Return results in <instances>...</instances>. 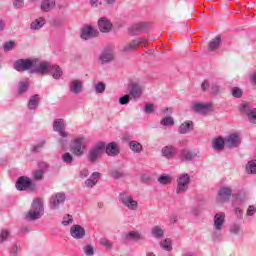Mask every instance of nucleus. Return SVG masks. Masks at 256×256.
Instances as JSON below:
<instances>
[{
	"label": "nucleus",
	"instance_id": "nucleus-46",
	"mask_svg": "<svg viewBox=\"0 0 256 256\" xmlns=\"http://www.w3.org/2000/svg\"><path fill=\"white\" fill-rule=\"evenodd\" d=\"M231 93L235 99H241V97H243V89L239 87H233Z\"/></svg>",
	"mask_w": 256,
	"mask_h": 256
},
{
	"label": "nucleus",
	"instance_id": "nucleus-62",
	"mask_svg": "<svg viewBox=\"0 0 256 256\" xmlns=\"http://www.w3.org/2000/svg\"><path fill=\"white\" fill-rule=\"evenodd\" d=\"M142 182L143 183H149V181H151V175L149 174H143L141 176Z\"/></svg>",
	"mask_w": 256,
	"mask_h": 256
},
{
	"label": "nucleus",
	"instance_id": "nucleus-7",
	"mask_svg": "<svg viewBox=\"0 0 256 256\" xmlns=\"http://www.w3.org/2000/svg\"><path fill=\"white\" fill-rule=\"evenodd\" d=\"M119 199L122 205L126 207V209H129V211H137V209H139V201L133 198L132 195L120 193Z\"/></svg>",
	"mask_w": 256,
	"mask_h": 256
},
{
	"label": "nucleus",
	"instance_id": "nucleus-3",
	"mask_svg": "<svg viewBox=\"0 0 256 256\" xmlns=\"http://www.w3.org/2000/svg\"><path fill=\"white\" fill-rule=\"evenodd\" d=\"M225 225V213H217L213 218L212 239H221L223 237V227Z\"/></svg>",
	"mask_w": 256,
	"mask_h": 256
},
{
	"label": "nucleus",
	"instance_id": "nucleus-11",
	"mask_svg": "<svg viewBox=\"0 0 256 256\" xmlns=\"http://www.w3.org/2000/svg\"><path fill=\"white\" fill-rule=\"evenodd\" d=\"M16 189L18 191H27V189L35 191V184L28 177L22 176L16 182Z\"/></svg>",
	"mask_w": 256,
	"mask_h": 256
},
{
	"label": "nucleus",
	"instance_id": "nucleus-16",
	"mask_svg": "<svg viewBox=\"0 0 256 256\" xmlns=\"http://www.w3.org/2000/svg\"><path fill=\"white\" fill-rule=\"evenodd\" d=\"M47 73H50V75H52L53 79H56V81H59V79L63 77V69H61L59 65L51 66V64L48 63V68L46 70L45 75H47Z\"/></svg>",
	"mask_w": 256,
	"mask_h": 256
},
{
	"label": "nucleus",
	"instance_id": "nucleus-30",
	"mask_svg": "<svg viewBox=\"0 0 256 256\" xmlns=\"http://www.w3.org/2000/svg\"><path fill=\"white\" fill-rule=\"evenodd\" d=\"M55 0H43L41 3V10L45 13H49V11H53L55 9Z\"/></svg>",
	"mask_w": 256,
	"mask_h": 256
},
{
	"label": "nucleus",
	"instance_id": "nucleus-32",
	"mask_svg": "<svg viewBox=\"0 0 256 256\" xmlns=\"http://www.w3.org/2000/svg\"><path fill=\"white\" fill-rule=\"evenodd\" d=\"M221 47V37L218 35L208 43V51H217Z\"/></svg>",
	"mask_w": 256,
	"mask_h": 256
},
{
	"label": "nucleus",
	"instance_id": "nucleus-17",
	"mask_svg": "<svg viewBox=\"0 0 256 256\" xmlns=\"http://www.w3.org/2000/svg\"><path fill=\"white\" fill-rule=\"evenodd\" d=\"M70 235L73 239H83L85 237V228L79 224H75L70 228Z\"/></svg>",
	"mask_w": 256,
	"mask_h": 256
},
{
	"label": "nucleus",
	"instance_id": "nucleus-59",
	"mask_svg": "<svg viewBox=\"0 0 256 256\" xmlns=\"http://www.w3.org/2000/svg\"><path fill=\"white\" fill-rule=\"evenodd\" d=\"M130 95H124L119 99L120 105H127L129 103Z\"/></svg>",
	"mask_w": 256,
	"mask_h": 256
},
{
	"label": "nucleus",
	"instance_id": "nucleus-5",
	"mask_svg": "<svg viewBox=\"0 0 256 256\" xmlns=\"http://www.w3.org/2000/svg\"><path fill=\"white\" fill-rule=\"evenodd\" d=\"M176 183V194L183 195V193H187V191H189V185L191 184V176L188 173H182L177 177Z\"/></svg>",
	"mask_w": 256,
	"mask_h": 256
},
{
	"label": "nucleus",
	"instance_id": "nucleus-9",
	"mask_svg": "<svg viewBox=\"0 0 256 256\" xmlns=\"http://www.w3.org/2000/svg\"><path fill=\"white\" fill-rule=\"evenodd\" d=\"M103 151H105V144L103 142L96 144L88 154L87 159L89 163H95L99 159V156L103 155Z\"/></svg>",
	"mask_w": 256,
	"mask_h": 256
},
{
	"label": "nucleus",
	"instance_id": "nucleus-58",
	"mask_svg": "<svg viewBox=\"0 0 256 256\" xmlns=\"http://www.w3.org/2000/svg\"><path fill=\"white\" fill-rule=\"evenodd\" d=\"M23 5H25L24 0H14L13 1V7H15V9H21V7H23Z\"/></svg>",
	"mask_w": 256,
	"mask_h": 256
},
{
	"label": "nucleus",
	"instance_id": "nucleus-52",
	"mask_svg": "<svg viewBox=\"0 0 256 256\" xmlns=\"http://www.w3.org/2000/svg\"><path fill=\"white\" fill-rule=\"evenodd\" d=\"M100 245H102V247H106V249L113 248V243H111V241H109L107 238H101Z\"/></svg>",
	"mask_w": 256,
	"mask_h": 256
},
{
	"label": "nucleus",
	"instance_id": "nucleus-50",
	"mask_svg": "<svg viewBox=\"0 0 256 256\" xmlns=\"http://www.w3.org/2000/svg\"><path fill=\"white\" fill-rule=\"evenodd\" d=\"M62 225L64 227H67L68 225H73V216L70 214H67L63 220H62Z\"/></svg>",
	"mask_w": 256,
	"mask_h": 256
},
{
	"label": "nucleus",
	"instance_id": "nucleus-1",
	"mask_svg": "<svg viewBox=\"0 0 256 256\" xmlns=\"http://www.w3.org/2000/svg\"><path fill=\"white\" fill-rule=\"evenodd\" d=\"M48 67L49 62L37 58L18 59L13 64V69L18 73L30 71V73H36L37 75H45Z\"/></svg>",
	"mask_w": 256,
	"mask_h": 256
},
{
	"label": "nucleus",
	"instance_id": "nucleus-40",
	"mask_svg": "<svg viewBox=\"0 0 256 256\" xmlns=\"http://www.w3.org/2000/svg\"><path fill=\"white\" fill-rule=\"evenodd\" d=\"M229 231L231 235H243V229L241 228V224H232Z\"/></svg>",
	"mask_w": 256,
	"mask_h": 256
},
{
	"label": "nucleus",
	"instance_id": "nucleus-39",
	"mask_svg": "<svg viewBox=\"0 0 256 256\" xmlns=\"http://www.w3.org/2000/svg\"><path fill=\"white\" fill-rule=\"evenodd\" d=\"M129 147L131 149V151H133L134 153H141V151H143V145H141V143L133 140L129 143Z\"/></svg>",
	"mask_w": 256,
	"mask_h": 256
},
{
	"label": "nucleus",
	"instance_id": "nucleus-61",
	"mask_svg": "<svg viewBox=\"0 0 256 256\" xmlns=\"http://www.w3.org/2000/svg\"><path fill=\"white\" fill-rule=\"evenodd\" d=\"M256 213V208L255 206H249L246 212V215H248L249 217H252V215H255Z\"/></svg>",
	"mask_w": 256,
	"mask_h": 256
},
{
	"label": "nucleus",
	"instance_id": "nucleus-57",
	"mask_svg": "<svg viewBox=\"0 0 256 256\" xmlns=\"http://www.w3.org/2000/svg\"><path fill=\"white\" fill-rule=\"evenodd\" d=\"M144 111L145 113H147V115H151V113H154L155 111V106H153V104H146L144 107Z\"/></svg>",
	"mask_w": 256,
	"mask_h": 256
},
{
	"label": "nucleus",
	"instance_id": "nucleus-43",
	"mask_svg": "<svg viewBox=\"0 0 256 256\" xmlns=\"http://www.w3.org/2000/svg\"><path fill=\"white\" fill-rule=\"evenodd\" d=\"M160 125H163L164 127H173V125H175V120H173V117L168 116L160 121Z\"/></svg>",
	"mask_w": 256,
	"mask_h": 256
},
{
	"label": "nucleus",
	"instance_id": "nucleus-48",
	"mask_svg": "<svg viewBox=\"0 0 256 256\" xmlns=\"http://www.w3.org/2000/svg\"><path fill=\"white\" fill-rule=\"evenodd\" d=\"M43 175H45V171L43 169L34 171V173H33L34 181H42Z\"/></svg>",
	"mask_w": 256,
	"mask_h": 256
},
{
	"label": "nucleus",
	"instance_id": "nucleus-22",
	"mask_svg": "<svg viewBox=\"0 0 256 256\" xmlns=\"http://www.w3.org/2000/svg\"><path fill=\"white\" fill-rule=\"evenodd\" d=\"M162 157L173 159L177 155V149L173 145L164 146L161 150Z\"/></svg>",
	"mask_w": 256,
	"mask_h": 256
},
{
	"label": "nucleus",
	"instance_id": "nucleus-44",
	"mask_svg": "<svg viewBox=\"0 0 256 256\" xmlns=\"http://www.w3.org/2000/svg\"><path fill=\"white\" fill-rule=\"evenodd\" d=\"M172 180L171 176L167 175H160L158 177V183H160V185H171Z\"/></svg>",
	"mask_w": 256,
	"mask_h": 256
},
{
	"label": "nucleus",
	"instance_id": "nucleus-24",
	"mask_svg": "<svg viewBox=\"0 0 256 256\" xmlns=\"http://www.w3.org/2000/svg\"><path fill=\"white\" fill-rule=\"evenodd\" d=\"M141 43H143V40H141V39L133 40V41L127 43L126 45H124L123 52L124 53H133V51H137V49H139V45H141Z\"/></svg>",
	"mask_w": 256,
	"mask_h": 256
},
{
	"label": "nucleus",
	"instance_id": "nucleus-27",
	"mask_svg": "<svg viewBox=\"0 0 256 256\" xmlns=\"http://www.w3.org/2000/svg\"><path fill=\"white\" fill-rule=\"evenodd\" d=\"M104 149L106 154L110 157H116V155L119 153V145H117L115 142L108 143Z\"/></svg>",
	"mask_w": 256,
	"mask_h": 256
},
{
	"label": "nucleus",
	"instance_id": "nucleus-8",
	"mask_svg": "<svg viewBox=\"0 0 256 256\" xmlns=\"http://www.w3.org/2000/svg\"><path fill=\"white\" fill-rule=\"evenodd\" d=\"M66 199L67 196L65 195V192L53 194L50 198V209H52V211H59L61 205H65Z\"/></svg>",
	"mask_w": 256,
	"mask_h": 256
},
{
	"label": "nucleus",
	"instance_id": "nucleus-12",
	"mask_svg": "<svg viewBox=\"0 0 256 256\" xmlns=\"http://www.w3.org/2000/svg\"><path fill=\"white\" fill-rule=\"evenodd\" d=\"M65 120L64 119H56L53 122V129L56 133H58L60 135V137H62V139H67V137H69V133L67 131H65Z\"/></svg>",
	"mask_w": 256,
	"mask_h": 256
},
{
	"label": "nucleus",
	"instance_id": "nucleus-25",
	"mask_svg": "<svg viewBox=\"0 0 256 256\" xmlns=\"http://www.w3.org/2000/svg\"><path fill=\"white\" fill-rule=\"evenodd\" d=\"M225 145H227L226 140L222 136H218L212 141V149H214V151H223L225 149Z\"/></svg>",
	"mask_w": 256,
	"mask_h": 256
},
{
	"label": "nucleus",
	"instance_id": "nucleus-4",
	"mask_svg": "<svg viewBox=\"0 0 256 256\" xmlns=\"http://www.w3.org/2000/svg\"><path fill=\"white\" fill-rule=\"evenodd\" d=\"M115 57V46L107 45L101 50L98 56V63L99 65H109V63L115 61Z\"/></svg>",
	"mask_w": 256,
	"mask_h": 256
},
{
	"label": "nucleus",
	"instance_id": "nucleus-36",
	"mask_svg": "<svg viewBox=\"0 0 256 256\" xmlns=\"http://www.w3.org/2000/svg\"><path fill=\"white\" fill-rule=\"evenodd\" d=\"M246 173H248V175H256V160H250L247 164H246Z\"/></svg>",
	"mask_w": 256,
	"mask_h": 256
},
{
	"label": "nucleus",
	"instance_id": "nucleus-45",
	"mask_svg": "<svg viewBox=\"0 0 256 256\" xmlns=\"http://www.w3.org/2000/svg\"><path fill=\"white\" fill-rule=\"evenodd\" d=\"M82 251L84 255L86 256H94L95 255V249L91 245H85L82 247Z\"/></svg>",
	"mask_w": 256,
	"mask_h": 256
},
{
	"label": "nucleus",
	"instance_id": "nucleus-54",
	"mask_svg": "<svg viewBox=\"0 0 256 256\" xmlns=\"http://www.w3.org/2000/svg\"><path fill=\"white\" fill-rule=\"evenodd\" d=\"M79 177H80V179H87V177H89V169L88 168H82L79 171Z\"/></svg>",
	"mask_w": 256,
	"mask_h": 256
},
{
	"label": "nucleus",
	"instance_id": "nucleus-37",
	"mask_svg": "<svg viewBox=\"0 0 256 256\" xmlns=\"http://www.w3.org/2000/svg\"><path fill=\"white\" fill-rule=\"evenodd\" d=\"M11 239V232L7 229H1L0 230V245H3V243H7V241Z\"/></svg>",
	"mask_w": 256,
	"mask_h": 256
},
{
	"label": "nucleus",
	"instance_id": "nucleus-55",
	"mask_svg": "<svg viewBox=\"0 0 256 256\" xmlns=\"http://www.w3.org/2000/svg\"><path fill=\"white\" fill-rule=\"evenodd\" d=\"M221 93V87L217 84H212L211 86V94L212 95H219Z\"/></svg>",
	"mask_w": 256,
	"mask_h": 256
},
{
	"label": "nucleus",
	"instance_id": "nucleus-63",
	"mask_svg": "<svg viewBox=\"0 0 256 256\" xmlns=\"http://www.w3.org/2000/svg\"><path fill=\"white\" fill-rule=\"evenodd\" d=\"M201 89L202 91H207L209 89V81L205 80L204 82H202Z\"/></svg>",
	"mask_w": 256,
	"mask_h": 256
},
{
	"label": "nucleus",
	"instance_id": "nucleus-6",
	"mask_svg": "<svg viewBox=\"0 0 256 256\" xmlns=\"http://www.w3.org/2000/svg\"><path fill=\"white\" fill-rule=\"evenodd\" d=\"M70 151L75 157H81L87 151V145L85 144V137H78L72 140L70 144Z\"/></svg>",
	"mask_w": 256,
	"mask_h": 256
},
{
	"label": "nucleus",
	"instance_id": "nucleus-2",
	"mask_svg": "<svg viewBox=\"0 0 256 256\" xmlns=\"http://www.w3.org/2000/svg\"><path fill=\"white\" fill-rule=\"evenodd\" d=\"M44 213L45 208L43 207V201L36 198L32 201L31 208L26 215V219H28V221H37V219H41V217H43Z\"/></svg>",
	"mask_w": 256,
	"mask_h": 256
},
{
	"label": "nucleus",
	"instance_id": "nucleus-60",
	"mask_svg": "<svg viewBox=\"0 0 256 256\" xmlns=\"http://www.w3.org/2000/svg\"><path fill=\"white\" fill-rule=\"evenodd\" d=\"M89 5L90 7H92V9H97V7H99V5H102V3L99 2V0H90Z\"/></svg>",
	"mask_w": 256,
	"mask_h": 256
},
{
	"label": "nucleus",
	"instance_id": "nucleus-23",
	"mask_svg": "<svg viewBox=\"0 0 256 256\" xmlns=\"http://www.w3.org/2000/svg\"><path fill=\"white\" fill-rule=\"evenodd\" d=\"M98 27L101 33H109L113 29V24L107 18H100L98 20Z\"/></svg>",
	"mask_w": 256,
	"mask_h": 256
},
{
	"label": "nucleus",
	"instance_id": "nucleus-10",
	"mask_svg": "<svg viewBox=\"0 0 256 256\" xmlns=\"http://www.w3.org/2000/svg\"><path fill=\"white\" fill-rule=\"evenodd\" d=\"M241 113H245L249 123L256 125V108L251 107L249 103H243L240 105Z\"/></svg>",
	"mask_w": 256,
	"mask_h": 256
},
{
	"label": "nucleus",
	"instance_id": "nucleus-34",
	"mask_svg": "<svg viewBox=\"0 0 256 256\" xmlns=\"http://www.w3.org/2000/svg\"><path fill=\"white\" fill-rule=\"evenodd\" d=\"M125 239L128 241H141L143 240V237L141 236V233L137 231H130L125 235Z\"/></svg>",
	"mask_w": 256,
	"mask_h": 256
},
{
	"label": "nucleus",
	"instance_id": "nucleus-47",
	"mask_svg": "<svg viewBox=\"0 0 256 256\" xmlns=\"http://www.w3.org/2000/svg\"><path fill=\"white\" fill-rule=\"evenodd\" d=\"M62 161L63 163H66V165H71V163H73L74 158H73V154L66 152L62 155Z\"/></svg>",
	"mask_w": 256,
	"mask_h": 256
},
{
	"label": "nucleus",
	"instance_id": "nucleus-42",
	"mask_svg": "<svg viewBox=\"0 0 256 256\" xmlns=\"http://www.w3.org/2000/svg\"><path fill=\"white\" fill-rule=\"evenodd\" d=\"M160 247L164 249V251H172L173 250V245L171 243V239L166 238L162 242H160Z\"/></svg>",
	"mask_w": 256,
	"mask_h": 256
},
{
	"label": "nucleus",
	"instance_id": "nucleus-33",
	"mask_svg": "<svg viewBox=\"0 0 256 256\" xmlns=\"http://www.w3.org/2000/svg\"><path fill=\"white\" fill-rule=\"evenodd\" d=\"M192 109L193 111H195V113H207V110L209 109V104L193 103Z\"/></svg>",
	"mask_w": 256,
	"mask_h": 256
},
{
	"label": "nucleus",
	"instance_id": "nucleus-38",
	"mask_svg": "<svg viewBox=\"0 0 256 256\" xmlns=\"http://www.w3.org/2000/svg\"><path fill=\"white\" fill-rule=\"evenodd\" d=\"M29 91V82L27 81H20L18 83V95H23Z\"/></svg>",
	"mask_w": 256,
	"mask_h": 256
},
{
	"label": "nucleus",
	"instance_id": "nucleus-56",
	"mask_svg": "<svg viewBox=\"0 0 256 256\" xmlns=\"http://www.w3.org/2000/svg\"><path fill=\"white\" fill-rule=\"evenodd\" d=\"M10 255L19 256V245L14 244L12 247H10Z\"/></svg>",
	"mask_w": 256,
	"mask_h": 256
},
{
	"label": "nucleus",
	"instance_id": "nucleus-14",
	"mask_svg": "<svg viewBox=\"0 0 256 256\" xmlns=\"http://www.w3.org/2000/svg\"><path fill=\"white\" fill-rule=\"evenodd\" d=\"M231 195H233V189L229 186H223L218 190L219 201L222 203H227L231 199Z\"/></svg>",
	"mask_w": 256,
	"mask_h": 256
},
{
	"label": "nucleus",
	"instance_id": "nucleus-28",
	"mask_svg": "<svg viewBox=\"0 0 256 256\" xmlns=\"http://www.w3.org/2000/svg\"><path fill=\"white\" fill-rule=\"evenodd\" d=\"M191 131H193V121L191 120L185 121L178 128L180 135H187V133H191Z\"/></svg>",
	"mask_w": 256,
	"mask_h": 256
},
{
	"label": "nucleus",
	"instance_id": "nucleus-51",
	"mask_svg": "<svg viewBox=\"0 0 256 256\" xmlns=\"http://www.w3.org/2000/svg\"><path fill=\"white\" fill-rule=\"evenodd\" d=\"M111 176L113 179H122V177H125V173L121 170H112Z\"/></svg>",
	"mask_w": 256,
	"mask_h": 256
},
{
	"label": "nucleus",
	"instance_id": "nucleus-20",
	"mask_svg": "<svg viewBox=\"0 0 256 256\" xmlns=\"http://www.w3.org/2000/svg\"><path fill=\"white\" fill-rule=\"evenodd\" d=\"M99 179H101V173L99 172H93L91 176L84 182V187L86 189H93L95 185L99 182Z\"/></svg>",
	"mask_w": 256,
	"mask_h": 256
},
{
	"label": "nucleus",
	"instance_id": "nucleus-35",
	"mask_svg": "<svg viewBox=\"0 0 256 256\" xmlns=\"http://www.w3.org/2000/svg\"><path fill=\"white\" fill-rule=\"evenodd\" d=\"M151 234L155 239H162V237L165 235V230H163V228L160 226H154L151 229Z\"/></svg>",
	"mask_w": 256,
	"mask_h": 256
},
{
	"label": "nucleus",
	"instance_id": "nucleus-21",
	"mask_svg": "<svg viewBox=\"0 0 256 256\" xmlns=\"http://www.w3.org/2000/svg\"><path fill=\"white\" fill-rule=\"evenodd\" d=\"M96 35H97V31H95V29H93V27L86 26V27L82 28L80 37L84 41H89V39H93V37H95Z\"/></svg>",
	"mask_w": 256,
	"mask_h": 256
},
{
	"label": "nucleus",
	"instance_id": "nucleus-53",
	"mask_svg": "<svg viewBox=\"0 0 256 256\" xmlns=\"http://www.w3.org/2000/svg\"><path fill=\"white\" fill-rule=\"evenodd\" d=\"M94 89L96 93H105V83L103 82L97 83Z\"/></svg>",
	"mask_w": 256,
	"mask_h": 256
},
{
	"label": "nucleus",
	"instance_id": "nucleus-31",
	"mask_svg": "<svg viewBox=\"0 0 256 256\" xmlns=\"http://www.w3.org/2000/svg\"><path fill=\"white\" fill-rule=\"evenodd\" d=\"M44 25H45V18L40 17L31 22L30 29L32 31H39V29H41Z\"/></svg>",
	"mask_w": 256,
	"mask_h": 256
},
{
	"label": "nucleus",
	"instance_id": "nucleus-15",
	"mask_svg": "<svg viewBox=\"0 0 256 256\" xmlns=\"http://www.w3.org/2000/svg\"><path fill=\"white\" fill-rule=\"evenodd\" d=\"M84 84L82 80L74 79L69 84V91L73 95H79L80 93H83Z\"/></svg>",
	"mask_w": 256,
	"mask_h": 256
},
{
	"label": "nucleus",
	"instance_id": "nucleus-29",
	"mask_svg": "<svg viewBox=\"0 0 256 256\" xmlns=\"http://www.w3.org/2000/svg\"><path fill=\"white\" fill-rule=\"evenodd\" d=\"M39 101H41V97L38 94L32 95L27 103V107L30 111H35L37 107H39Z\"/></svg>",
	"mask_w": 256,
	"mask_h": 256
},
{
	"label": "nucleus",
	"instance_id": "nucleus-26",
	"mask_svg": "<svg viewBox=\"0 0 256 256\" xmlns=\"http://www.w3.org/2000/svg\"><path fill=\"white\" fill-rule=\"evenodd\" d=\"M197 157V153L189 150V149H184L180 153V159L184 161L185 163H190V161H193Z\"/></svg>",
	"mask_w": 256,
	"mask_h": 256
},
{
	"label": "nucleus",
	"instance_id": "nucleus-13",
	"mask_svg": "<svg viewBox=\"0 0 256 256\" xmlns=\"http://www.w3.org/2000/svg\"><path fill=\"white\" fill-rule=\"evenodd\" d=\"M129 89V96L132 97V99H140L143 95V86L139 84V82H132L128 86Z\"/></svg>",
	"mask_w": 256,
	"mask_h": 256
},
{
	"label": "nucleus",
	"instance_id": "nucleus-49",
	"mask_svg": "<svg viewBox=\"0 0 256 256\" xmlns=\"http://www.w3.org/2000/svg\"><path fill=\"white\" fill-rule=\"evenodd\" d=\"M16 45L17 44L15 43V41L11 40V41L5 42L3 44V49H4V51H13V49H15Z\"/></svg>",
	"mask_w": 256,
	"mask_h": 256
},
{
	"label": "nucleus",
	"instance_id": "nucleus-18",
	"mask_svg": "<svg viewBox=\"0 0 256 256\" xmlns=\"http://www.w3.org/2000/svg\"><path fill=\"white\" fill-rule=\"evenodd\" d=\"M148 27H149L148 24L145 22L136 23V24H133L128 29V33H129V35H137V33H145V31H147Z\"/></svg>",
	"mask_w": 256,
	"mask_h": 256
},
{
	"label": "nucleus",
	"instance_id": "nucleus-19",
	"mask_svg": "<svg viewBox=\"0 0 256 256\" xmlns=\"http://www.w3.org/2000/svg\"><path fill=\"white\" fill-rule=\"evenodd\" d=\"M225 140L229 149H235V147L241 145V138L238 134H230L225 138Z\"/></svg>",
	"mask_w": 256,
	"mask_h": 256
},
{
	"label": "nucleus",
	"instance_id": "nucleus-64",
	"mask_svg": "<svg viewBox=\"0 0 256 256\" xmlns=\"http://www.w3.org/2000/svg\"><path fill=\"white\" fill-rule=\"evenodd\" d=\"M250 83H252L253 85H256V72H254V73L250 76Z\"/></svg>",
	"mask_w": 256,
	"mask_h": 256
},
{
	"label": "nucleus",
	"instance_id": "nucleus-41",
	"mask_svg": "<svg viewBox=\"0 0 256 256\" xmlns=\"http://www.w3.org/2000/svg\"><path fill=\"white\" fill-rule=\"evenodd\" d=\"M45 147V140H42L31 147L32 153H41L43 151V148Z\"/></svg>",
	"mask_w": 256,
	"mask_h": 256
}]
</instances>
